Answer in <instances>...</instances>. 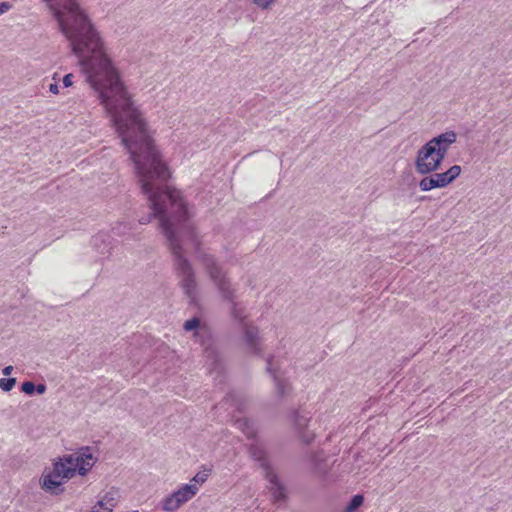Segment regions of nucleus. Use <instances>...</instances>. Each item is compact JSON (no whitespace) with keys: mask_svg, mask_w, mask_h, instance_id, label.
Here are the masks:
<instances>
[{"mask_svg":"<svg viewBox=\"0 0 512 512\" xmlns=\"http://www.w3.org/2000/svg\"><path fill=\"white\" fill-rule=\"evenodd\" d=\"M96 458L89 447L82 448L72 454L63 455L53 459L51 466L66 482L76 474L85 476L95 465Z\"/></svg>","mask_w":512,"mask_h":512,"instance_id":"obj_3","label":"nucleus"},{"mask_svg":"<svg viewBox=\"0 0 512 512\" xmlns=\"http://www.w3.org/2000/svg\"><path fill=\"white\" fill-rule=\"evenodd\" d=\"M206 356L207 358L211 359V365H213L216 362V354L213 349H207L206 350Z\"/></svg>","mask_w":512,"mask_h":512,"instance_id":"obj_23","label":"nucleus"},{"mask_svg":"<svg viewBox=\"0 0 512 512\" xmlns=\"http://www.w3.org/2000/svg\"><path fill=\"white\" fill-rule=\"evenodd\" d=\"M191 491L181 485L177 490L164 496L160 501V507L164 512H176L194 496Z\"/></svg>","mask_w":512,"mask_h":512,"instance_id":"obj_6","label":"nucleus"},{"mask_svg":"<svg viewBox=\"0 0 512 512\" xmlns=\"http://www.w3.org/2000/svg\"><path fill=\"white\" fill-rule=\"evenodd\" d=\"M35 391L38 394H44L46 391V386L44 384H38L37 386L35 385Z\"/></svg>","mask_w":512,"mask_h":512,"instance_id":"obj_26","label":"nucleus"},{"mask_svg":"<svg viewBox=\"0 0 512 512\" xmlns=\"http://www.w3.org/2000/svg\"><path fill=\"white\" fill-rule=\"evenodd\" d=\"M251 1L255 6H257L261 10L270 9L276 2V0H251Z\"/></svg>","mask_w":512,"mask_h":512,"instance_id":"obj_17","label":"nucleus"},{"mask_svg":"<svg viewBox=\"0 0 512 512\" xmlns=\"http://www.w3.org/2000/svg\"><path fill=\"white\" fill-rule=\"evenodd\" d=\"M132 512H139L138 510L132 511Z\"/></svg>","mask_w":512,"mask_h":512,"instance_id":"obj_29","label":"nucleus"},{"mask_svg":"<svg viewBox=\"0 0 512 512\" xmlns=\"http://www.w3.org/2000/svg\"><path fill=\"white\" fill-rule=\"evenodd\" d=\"M200 325V320L198 318H192V319H189L187 320L185 323H184V329L186 331H193V330H196Z\"/></svg>","mask_w":512,"mask_h":512,"instance_id":"obj_18","label":"nucleus"},{"mask_svg":"<svg viewBox=\"0 0 512 512\" xmlns=\"http://www.w3.org/2000/svg\"><path fill=\"white\" fill-rule=\"evenodd\" d=\"M116 130L134 165L141 190L150 202L153 216L158 217L172 253L179 286L195 300L198 294L196 275L184 257L183 244L191 243L198 252L207 275L227 300L234 299V289L215 258L200 250L194 227L186 222L187 210L181 192L166 185L170 173L154 145L148 124L124 82H87Z\"/></svg>","mask_w":512,"mask_h":512,"instance_id":"obj_1","label":"nucleus"},{"mask_svg":"<svg viewBox=\"0 0 512 512\" xmlns=\"http://www.w3.org/2000/svg\"><path fill=\"white\" fill-rule=\"evenodd\" d=\"M120 493L117 489L111 488L92 507L90 512H112L118 505Z\"/></svg>","mask_w":512,"mask_h":512,"instance_id":"obj_7","label":"nucleus"},{"mask_svg":"<svg viewBox=\"0 0 512 512\" xmlns=\"http://www.w3.org/2000/svg\"><path fill=\"white\" fill-rule=\"evenodd\" d=\"M275 381H276V389H277V392L280 394V395H284L285 394V389L288 387V385L286 383H284L283 381L279 380L278 378L275 377Z\"/></svg>","mask_w":512,"mask_h":512,"instance_id":"obj_20","label":"nucleus"},{"mask_svg":"<svg viewBox=\"0 0 512 512\" xmlns=\"http://www.w3.org/2000/svg\"><path fill=\"white\" fill-rule=\"evenodd\" d=\"M235 426L241 430L247 437H253L256 433L254 423L247 418H238L235 420Z\"/></svg>","mask_w":512,"mask_h":512,"instance_id":"obj_11","label":"nucleus"},{"mask_svg":"<svg viewBox=\"0 0 512 512\" xmlns=\"http://www.w3.org/2000/svg\"><path fill=\"white\" fill-rule=\"evenodd\" d=\"M149 221H150V219H147V220H145V221H144L143 219H141V220H140V222H141L142 224H145V223H147V222H149Z\"/></svg>","mask_w":512,"mask_h":512,"instance_id":"obj_27","label":"nucleus"},{"mask_svg":"<svg viewBox=\"0 0 512 512\" xmlns=\"http://www.w3.org/2000/svg\"><path fill=\"white\" fill-rule=\"evenodd\" d=\"M16 378H1L0 379V389L3 392L11 391L16 385Z\"/></svg>","mask_w":512,"mask_h":512,"instance_id":"obj_14","label":"nucleus"},{"mask_svg":"<svg viewBox=\"0 0 512 512\" xmlns=\"http://www.w3.org/2000/svg\"><path fill=\"white\" fill-rule=\"evenodd\" d=\"M428 175L429 176L426 175L425 177H423L419 182V188L423 192L439 188V183L437 181L435 172Z\"/></svg>","mask_w":512,"mask_h":512,"instance_id":"obj_12","label":"nucleus"},{"mask_svg":"<svg viewBox=\"0 0 512 512\" xmlns=\"http://www.w3.org/2000/svg\"><path fill=\"white\" fill-rule=\"evenodd\" d=\"M363 496L362 495H355L351 501L349 502L348 506L346 507V512H353L357 508H359L363 503Z\"/></svg>","mask_w":512,"mask_h":512,"instance_id":"obj_16","label":"nucleus"},{"mask_svg":"<svg viewBox=\"0 0 512 512\" xmlns=\"http://www.w3.org/2000/svg\"><path fill=\"white\" fill-rule=\"evenodd\" d=\"M21 390L27 395H32L35 392V384L30 381L22 383Z\"/></svg>","mask_w":512,"mask_h":512,"instance_id":"obj_19","label":"nucleus"},{"mask_svg":"<svg viewBox=\"0 0 512 512\" xmlns=\"http://www.w3.org/2000/svg\"><path fill=\"white\" fill-rule=\"evenodd\" d=\"M74 75L72 73L66 74L63 78L64 87H71L73 85Z\"/></svg>","mask_w":512,"mask_h":512,"instance_id":"obj_22","label":"nucleus"},{"mask_svg":"<svg viewBox=\"0 0 512 512\" xmlns=\"http://www.w3.org/2000/svg\"><path fill=\"white\" fill-rule=\"evenodd\" d=\"M64 480L52 466L46 467L39 479L42 490L51 495H60L64 492Z\"/></svg>","mask_w":512,"mask_h":512,"instance_id":"obj_5","label":"nucleus"},{"mask_svg":"<svg viewBox=\"0 0 512 512\" xmlns=\"http://www.w3.org/2000/svg\"><path fill=\"white\" fill-rule=\"evenodd\" d=\"M252 456L260 462L261 467L265 473V477L269 481V490L271 491L273 498L275 500H280L283 498V488L281 487L277 476L273 473L270 466L268 465L267 459L265 457V453L262 449L258 447L251 448Z\"/></svg>","mask_w":512,"mask_h":512,"instance_id":"obj_4","label":"nucleus"},{"mask_svg":"<svg viewBox=\"0 0 512 512\" xmlns=\"http://www.w3.org/2000/svg\"><path fill=\"white\" fill-rule=\"evenodd\" d=\"M461 171L462 169L459 165H453L445 172L435 173L439 183V188H444L451 184L456 178L459 177Z\"/></svg>","mask_w":512,"mask_h":512,"instance_id":"obj_8","label":"nucleus"},{"mask_svg":"<svg viewBox=\"0 0 512 512\" xmlns=\"http://www.w3.org/2000/svg\"><path fill=\"white\" fill-rule=\"evenodd\" d=\"M49 91L52 93V94H59V87H58V84L55 82V83H51L49 85Z\"/></svg>","mask_w":512,"mask_h":512,"instance_id":"obj_24","label":"nucleus"},{"mask_svg":"<svg viewBox=\"0 0 512 512\" xmlns=\"http://www.w3.org/2000/svg\"><path fill=\"white\" fill-rule=\"evenodd\" d=\"M244 334L246 343L256 352L258 344V329L251 325L246 326Z\"/></svg>","mask_w":512,"mask_h":512,"instance_id":"obj_13","label":"nucleus"},{"mask_svg":"<svg viewBox=\"0 0 512 512\" xmlns=\"http://www.w3.org/2000/svg\"><path fill=\"white\" fill-rule=\"evenodd\" d=\"M13 8L10 2H0V16L9 12Z\"/></svg>","mask_w":512,"mask_h":512,"instance_id":"obj_21","label":"nucleus"},{"mask_svg":"<svg viewBox=\"0 0 512 512\" xmlns=\"http://www.w3.org/2000/svg\"><path fill=\"white\" fill-rule=\"evenodd\" d=\"M208 474L197 473L189 483L183 484V486L190 490L191 494L195 497L200 490V487L207 481Z\"/></svg>","mask_w":512,"mask_h":512,"instance_id":"obj_10","label":"nucleus"},{"mask_svg":"<svg viewBox=\"0 0 512 512\" xmlns=\"http://www.w3.org/2000/svg\"><path fill=\"white\" fill-rule=\"evenodd\" d=\"M456 141L457 133L453 130H447L427 141L416 153L414 160L416 172L420 175L436 172Z\"/></svg>","mask_w":512,"mask_h":512,"instance_id":"obj_2","label":"nucleus"},{"mask_svg":"<svg viewBox=\"0 0 512 512\" xmlns=\"http://www.w3.org/2000/svg\"><path fill=\"white\" fill-rule=\"evenodd\" d=\"M13 370H14V367H13V366H11V365H9V366H6V367H4V368L2 369V373H3V375H5V376H9V375L13 372Z\"/></svg>","mask_w":512,"mask_h":512,"instance_id":"obj_25","label":"nucleus"},{"mask_svg":"<svg viewBox=\"0 0 512 512\" xmlns=\"http://www.w3.org/2000/svg\"><path fill=\"white\" fill-rule=\"evenodd\" d=\"M268 365H269L268 366V370L270 371L271 370V363L269 362Z\"/></svg>","mask_w":512,"mask_h":512,"instance_id":"obj_28","label":"nucleus"},{"mask_svg":"<svg viewBox=\"0 0 512 512\" xmlns=\"http://www.w3.org/2000/svg\"><path fill=\"white\" fill-rule=\"evenodd\" d=\"M294 421L301 439L305 443H310L314 437V434L305 430L308 427L309 418H307L305 415L296 414Z\"/></svg>","mask_w":512,"mask_h":512,"instance_id":"obj_9","label":"nucleus"},{"mask_svg":"<svg viewBox=\"0 0 512 512\" xmlns=\"http://www.w3.org/2000/svg\"><path fill=\"white\" fill-rule=\"evenodd\" d=\"M231 313L235 319L240 321L245 318V309L240 303H233Z\"/></svg>","mask_w":512,"mask_h":512,"instance_id":"obj_15","label":"nucleus"}]
</instances>
